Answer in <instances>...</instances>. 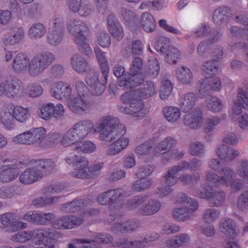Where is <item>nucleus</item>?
<instances>
[{"label": "nucleus", "mask_w": 248, "mask_h": 248, "mask_svg": "<svg viewBox=\"0 0 248 248\" xmlns=\"http://www.w3.org/2000/svg\"><path fill=\"white\" fill-rule=\"evenodd\" d=\"M95 133L100 132L99 138L109 143L112 142L126 133V127L120 123V120L111 116L102 117L93 127Z\"/></svg>", "instance_id": "nucleus-1"}, {"label": "nucleus", "mask_w": 248, "mask_h": 248, "mask_svg": "<svg viewBox=\"0 0 248 248\" xmlns=\"http://www.w3.org/2000/svg\"><path fill=\"white\" fill-rule=\"evenodd\" d=\"M78 96L70 98L67 103L70 109L77 114L91 113L95 108L93 101L90 99V90L83 81L75 83Z\"/></svg>", "instance_id": "nucleus-2"}, {"label": "nucleus", "mask_w": 248, "mask_h": 248, "mask_svg": "<svg viewBox=\"0 0 248 248\" xmlns=\"http://www.w3.org/2000/svg\"><path fill=\"white\" fill-rule=\"evenodd\" d=\"M67 27L70 33L74 36V41L78 49L87 56L92 55L93 51L86 36L89 31L86 23L79 19H74L68 23Z\"/></svg>", "instance_id": "nucleus-3"}, {"label": "nucleus", "mask_w": 248, "mask_h": 248, "mask_svg": "<svg viewBox=\"0 0 248 248\" xmlns=\"http://www.w3.org/2000/svg\"><path fill=\"white\" fill-rule=\"evenodd\" d=\"M64 21L62 17L54 19L53 27L46 34V42L52 46L59 45L62 42L64 33Z\"/></svg>", "instance_id": "nucleus-4"}, {"label": "nucleus", "mask_w": 248, "mask_h": 248, "mask_svg": "<svg viewBox=\"0 0 248 248\" xmlns=\"http://www.w3.org/2000/svg\"><path fill=\"white\" fill-rule=\"evenodd\" d=\"M108 75L106 77L102 75V78H99V73L97 71L93 72L92 75L86 80L87 84L92 88V93L95 95H101L105 91L107 82Z\"/></svg>", "instance_id": "nucleus-5"}, {"label": "nucleus", "mask_w": 248, "mask_h": 248, "mask_svg": "<svg viewBox=\"0 0 248 248\" xmlns=\"http://www.w3.org/2000/svg\"><path fill=\"white\" fill-rule=\"evenodd\" d=\"M72 93L71 87L66 82L58 81L53 83L51 86L50 93L58 100L70 99Z\"/></svg>", "instance_id": "nucleus-6"}, {"label": "nucleus", "mask_w": 248, "mask_h": 248, "mask_svg": "<svg viewBox=\"0 0 248 248\" xmlns=\"http://www.w3.org/2000/svg\"><path fill=\"white\" fill-rule=\"evenodd\" d=\"M74 170L71 173L73 177L78 178H88L91 175L88 167V161L85 157L78 156L73 164Z\"/></svg>", "instance_id": "nucleus-7"}, {"label": "nucleus", "mask_w": 248, "mask_h": 248, "mask_svg": "<svg viewBox=\"0 0 248 248\" xmlns=\"http://www.w3.org/2000/svg\"><path fill=\"white\" fill-rule=\"evenodd\" d=\"M121 99L124 104H129L130 114L138 113L144 107L141 99H139L135 95L132 94L131 91L123 93L121 96Z\"/></svg>", "instance_id": "nucleus-8"}, {"label": "nucleus", "mask_w": 248, "mask_h": 248, "mask_svg": "<svg viewBox=\"0 0 248 248\" xmlns=\"http://www.w3.org/2000/svg\"><path fill=\"white\" fill-rule=\"evenodd\" d=\"M110 222L111 224H114V225L111 227V230L115 233L133 232L140 227V225L139 221L135 219H130L123 223H117V221H115L114 219V222L112 221Z\"/></svg>", "instance_id": "nucleus-9"}, {"label": "nucleus", "mask_w": 248, "mask_h": 248, "mask_svg": "<svg viewBox=\"0 0 248 248\" xmlns=\"http://www.w3.org/2000/svg\"><path fill=\"white\" fill-rule=\"evenodd\" d=\"M144 76L141 73H130L124 77H122L118 82L120 87H124L126 90L131 89L139 86L143 82Z\"/></svg>", "instance_id": "nucleus-10"}, {"label": "nucleus", "mask_w": 248, "mask_h": 248, "mask_svg": "<svg viewBox=\"0 0 248 248\" xmlns=\"http://www.w3.org/2000/svg\"><path fill=\"white\" fill-rule=\"evenodd\" d=\"M194 207H186L184 206L181 208H177L173 210L172 216L173 218L179 221H186L191 219L194 217L193 213L199 207L198 202H194Z\"/></svg>", "instance_id": "nucleus-11"}, {"label": "nucleus", "mask_w": 248, "mask_h": 248, "mask_svg": "<svg viewBox=\"0 0 248 248\" xmlns=\"http://www.w3.org/2000/svg\"><path fill=\"white\" fill-rule=\"evenodd\" d=\"M1 223L4 226L9 228L10 231L13 232L25 228L27 226L26 223L17 221L16 214L10 212L6 213L1 216Z\"/></svg>", "instance_id": "nucleus-12"}, {"label": "nucleus", "mask_w": 248, "mask_h": 248, "mask_svg": "<svg viewBox=\"0 0 248 248\" xmlns=\"http://www.w3.org/2000/svg\"><path fill=\"white\" fill-rule=\"evenodd\" d=\"M203 122L202 113L201 110L196 108L191 113H188L185 116L184 124L191 129H198L200 128Z\"/></svg>", "instance_id": "nucleus-13"}, {"label": "nucleus", "mask_w": 248, "mask_h": 248, "mask_svg": "<svg viewBox=\"0 0 248 248\" xmlns=\"http://www.w3.org/2000/svg\"><path fill=\"white\" fill-rule=\"evenodd\" d=\"M41 178V173L37 171L34 165L23 171L19 176L21 183L25 185L32 184Z\"/></svg>", "instance_id": "nucleus-14"}, {"label": "nucleus", "mask_w": 248, "mask_h": 248, "mask_svg": "<svg viewBox=\"0 0 248 248\" xmlns=\"http://www.w3.org/2000/svg\"><path fill=\"white\" fill-rule=\"evenodd\" d=\"M132 94L139 99H145L156 93L155 83L150 81H146L140 88L132 90Z\"/></svg>", "instance_id": "nucleus-15"}, {"label": "nucleus", "mask_w": 248, "mask_h": 248, "mask_svg": "<svg viewBox=\"0 0 248 248\" xmlns=\"http://www.w3.org/2000/svg\"><path fill=\"white\" fill-rule=\"evenodd\" d=\"M30 60L26 54L19 52L14 58L12 68L16 73H23L29 67Z\"/></svg>", "instance_id": "nucleus-16"}, {"label": "nucleus", "mask_w": 248, "mask_h": 248, "mask_svg": "<svg viewBox=\"0 0 248 248\" xmlns=\"http://www.w3.org/2000/svg\"><path fill=\"white\" fill-rule=\"evenodd\" d=\"M197 100L196 94L192 92L182 95L179 100V105L182 111L187 113L195 107Z\"/></svg>", "instance_id": "nucleus-17"}, {"label": "nucleus", "mask_w": 248, "mask_h": 248, "mask_svg": "<svg viewBox=\"0 0 248 248\" xmlns=\"http://www.w3.org/2000/svg\"><path fill=\"white\" fill-rule=\"evenodd\" d=\"M19 81L15 77L9 76L4 81L6 89V96L14 98L17 96L19 90Z\"/></svg>", "instance_id": "nucleus-18"}, {"label": "nucleus", "mask_w": 248, "mask_h": 248, "mask_svg": "<svg viewBox=\"0 0 248 248\" xmlns=\"http://www.w3.org/2000/svg\"><path fill=\"white\" fill-rule=\"evenodd\" d=\"M216 152L221 159L226 162L233 161L239 155L237 150L225 144L218 146Z\"/></svg>", "instance_id": "nucleus-19"}, {"label": "nucleus", "mask_w": 248, "mask_h": 248, "mask_svg": "<svg viewBox=\"0 0 248 248\" xmlns=\"http://www.w3.org/2000/svg\"><path fill=\"white\" fill-rule=\"evenodd\" d=\"M72 127L82 140L87 137L93 128V124L91 120L86 119L79 121Z\"/></svg>", "instance_id": "nucleus-20"}, {"label": "nucleus", "mask_w": 248, "mask_h": 248, "mask_svg": "<svg viewBox=\"0 0 248 248\" xmlns=\"http://www.w3.org/2000/svg\"><path fill=\"white\" fill-rule=\"evenodd\" d=\"M71 62L73 69L78 73L83 74L90 69L88 62L79 54L74 55L71 59Z\"/></svg>", "instance_id": "nucleus-21"}, {"label": "nucleus", "mask_w": 248, "mask_h": 248, "mask_svg": "<svg viewBox=\"0 0 248 248\" xmlns=\"http://www.w3.org/2000/svg\"><path fill=\"white\" fill-rule=\"evenodd\" d=\"M230 12V7L222 5L214 11L212 16V19L214 22L218 25H220L226 22L229 17V14Z\"/></svg>", "instance_id": "nucleus-22"}, {"label": "nucleus", "mask_w": 248, "mask_h": 248, "mask_svg": "<svg viewBox=\"0 0 248 248\" xmlns=\"http://www.w3.org/2000/svg\"><path fill=\"white\" fill-rule=\"evenodd\" d=\"M21 187L17 185L4 186L0 187V199H10L22 193Z\"/></svg>", "instance_id": "nucleus-23"}, {"label": "nucleus", "mask_w": 248, "mask_h": 248, "mask_svg": "<svg viewBox=\"0 0 248 248\" xmlns=\"http://www.w3.org/2000/svg\"><path fill=\"white\" fill-rule=\"evenodd\" d=\"M119 248H143L148 245L146 239L130 240L124 238L116 243Z\"/></svg>", "instance_id": "nucleus-24"}, {"label": "nucleus", "mask_w": 248, "mask_h": 248, "mask_svg": "<svg viewBox=\"0 0 248 248\" xmlns=\"http://www.w3.org/2000/svg\"><path fill=\"white\" fill-rule=\"evenodd\" d=\"M120 136L117 138V140L110 144L107 150L108 155H115L124 149L128 145L129 140L125 138Z\"/></svg>", "instance_id": "nucleus-25"}, {"label": "nucleus", "mask_w": 248, "mask_h": 248, "mask_svg": "<svg viewBox=\"0 0 248 248\" xmlns=\"http://www.w3.org/2000/svg\"><path fill=\"white\" fill-rule=\"evenodd\" d=\"M160 208L161 203L159 201L151 199L139 209V212L142 216H149L157 212Z\"/></svg>", "instance_id": "nucleus-26"}, {"label": "nucleus", "mask_w": 248, "mask_h": 248, "mask_svg": "<svg viewBox=\"0 0 248 248\" xmlns=\"http://www.w3.org/2000/svg\"><path fill=\"white\" fill-rule=\"evenodd\" d=\"M25 37L24 30L22 27L16 28L13 34L2 38L3 43L6 45H15L20 43Z\"/></svg>", "instance_id": "nucleus-27"}, {"label": "nucleus", "mask_w": 248, "mask_h": 248, "mask_svg": "<svg viewBox=\"0 0 248 248\" xmlns=\"http://www.w3.org/2000/svg\"><path fill=\"white\" fill-rule=\"evenodd\" d=\"M41 66L46 70L55 60V55L49 52H42L32 57Z\"/></svg>", "instance_id": "nucleus-28"}, {"label": "nucleus", "mask_w": 248, "mask_h": 248, "mask_svg": "<svg viewBox=\"0 0 248 248\" xmlns=\"http://www.w3.org/2000/svg\"><path fill=\"white\" fill-rule=\"evenodd\" d=\"M177 78L183 84H190L193 80V73L190 69L185 66L178 67L175 70Z\"/></svg>", "instance_id": "nucleus-29"}, {"label": "nucleus", "mask_w": 248, "mask_h": 248, "mask_svg": "<svg viewBox=\"0 0 248 248\" xmlns=\"http://www.w3.org/2000/svg\"><path fill=\"white\" fill-rule=\"evenodd\" d=\"M235 228V223L227 218L222 219L220 223L221 232L225 233L229 238L231 239H234L236 236Z\"/></svg>", "instance_id": "nucleus-30"}, {"label": "nucleus", "mask_w": 248, "mask_h": 248, "mask_svg": "<svg viewBox=\"0 0 248 248\" xmlns=\"http://www.w3.org/2000/svg\"><path fill=\"white\" fill-rule=\"evenodd\" d=\"M60 135L57 133H53L46 135L44 134L38 144L39 147L43 149L51 148L60 139Z\"/></svg>", "instance_id": "nucleus-31"}, {"label": "nucleus", "mask_w": 248, "mask_h": 248, "mask_svg": "<svg viewBox=\"0 0 248 248\" xmlns=\"http://www.w3.org/2000/svg\"><path fill=\"white\" fill-rule=\"evenodd\" d=\"M34 231L36 232V235L40 238L37 241H36L34 244V247L35 248H42L45 245L42 239L45 238H52L54 236L55 234L54 231L51 229H36Z\"/></svg>", "instance_id": "nucleus-32"}, {"label": "nucleus", "mask_w": 248, "mask_h": 248, "mask_svg": "<svg viewBox=\"0 0 248 248\" xmlns=\"http://www.w3.org/2000/svg\"><path fill=\"white\" fill-rule=\"evenodd\" d=\"M140 22L145 31L151 32L155 30V21L153 16L150 13H143L141 16Z\"/></svg>", "instance_id": "nucleus-33"}, {"label": "nucleus", "mask_w": 248, "mask_h": 248, "mask_svg": "<svg viewBox=\"0 0 248 248\" xmlns=\"http://www.w3.org/2000/svg\"><path fill=\"white\" fill-rule=\"evenodd\" d=\"M94 52L101 70L102 75L106 77L107 74H108L109 73V64L105 56V53L99 47L95 48Z\"/></svg>", "instance_id": "nucleus-34"}, {"label": "nucleus", "mask_w": 248, "mask_h": 248, "mask_svg": "<svg viewBox=\"0 0 248 248\" xmlns=\"http://www.w3.org/2000/svg\"><path fill=\"white\" fill-rule=\"evenodd\" d=\"M19 174L17 170L13 168H7L0 172V183H8L14 181Z\"/></svg>", "instance_id": "nucleus-35"}, {"label": "nucleus", "mask_w": 248, "mask_h": 248, "mask_svg": "<svg viewBox=\"0 0 248 248\" xmlns=\"http://www.w3.org/2000/svg\"><path fill=\"white\" fill-rule=\"evenodd\" d=\"M34 166L37 171L41 173V178L43 174L51 171L55 167V163L51 159L39 160L35 162Z\"/></svg>", "instance_id": "nucleus-36"}, {"label": "nucleus", "mask_w": 248, "mask_h": 248, "mask_svg": "<svg viewBox=\"0 0 248 248\" xmlns=\"http://www.w3.org/2000/svg\"><path fill=\"white\" fill-rule=\"evenodd\" d=\"M46 28L41 23L37 22L30 28L28 33L31 38L40 39L46 33Z\"/></svg>", "instance_id": "nucleus-37"}, {"label": "nucleus", "mask_w": 248, "mask_h": 248, "mask_svg": "<svg viewBox=\"0 0 248 248\" xmlns=\"http://www.w3.org/2000/svg\"><path fill=\"white\" fill-rule=\"evenodd\" d=\"M218 174H220L219 178L221 184L225 186L230 185L232 180H233L235 176V171L227 165L222 168Z\"/></svg>", "instance_id": "nucleus-38"}, {"label": "nucleus", "mask_w": 248, "mask_h": 248, "mask_svg": "<svg viewBox=\"0 0 248 248\" xmlns=\"http://www.w3.org/2000/svg\"><path fill=\"white\" fill-rule=\"evenodd\" d=\"M163 113L165 118L170 122H175L180 117V109L175 107H165L163 109Z\"/></svg>", "instance_id": "nucleus-39"}, {"label": "nucleus", "mask_w": 248, "mask_h": 248, "mask_svg": "<svg viewBox=\"0 0 248 248\" xmlns=\"http://www.w3.org/2000/svg\"><path fill=\"white\" fill-rule=\"evenodd\" d=\"M218 68L217 62L213 60H209L204 62L202 68V75L206 78H210L216 74Z\"/></svg>", "instance_id": "nucleus-40"}, {"label": "nucleus", "mask_w": 248, "mask_h": 248, "mask_svg": "<svg viewBox=\"0 0 248 248\" xmlns=\"http://www.w3.org/2000/svg\"><path fill=\"white\" fill-rule=\"evenodd\" d=\"M84 206L83 200H74L72 202L63 204L61 210L65 213H72L79 211Z\"/></svg>", "instance_id": "nucleus-41"}, {"label": "nucleus", "mask_w": 248, "mask_h": 248, "mask_svg": "<svg viewBox=\"0 0 248 248\" xmlns=\"http://www.w3.org/2000/svg\"><path fill=\"white\" fill-rule=\"evenodd\" d=\"M148 199L147 195H138L128 200L126 206L128 209L135 210L142 205Z\"/></svg>", "instance_id": "nucleus-42"}, {"label": "nucleus", "mask_w": 248, "mask_h": 248, "mask_svg": "<svg viewBox=\"0 0 248 248\" xmlns=\"http://www.w3.org/2000/svg\"><path fill=\"white\" fill-rule=\"evenodd\" d=\"M225 199V193L222 191H215L210 189L209 202L214 206L218 207L224 202Z\"/></svg>", "instance_id": "nucleus-43"}, {"label": "nucleus", "mask_w": 248, "mask_h": 248, "mask_svg": "<svg viewBox=\"0 0 248 248\" xmlns=\"http://www.w3.org/2000/svg\"><path fill=\"white\" fill-rule=\"evenodd\" d=\"M189 240V237L186 233H182L167 240V244L168 247L176 248L186 245Z\"/></svg>", "instance_id": "nucleus-44"}, {"label": "nucleus", "mask_w": 248, "mask_h": 248, "mask_svg": "<svg viewBox=\"0 0 248 248\" xmlns=\"http://www.w3.org/2000/svg\"><path fill=\"white\" fill-rule=\"evenodd\" d=\"M176 144L177 140L171 137H167L156 145L155 149L156 152L164 151L165 153L166 151L170 150Z\"/></svg>", "instance_id": "nucleus-45"}, {"label": "nucleus", "mask_w": 248, "mask_h": 248, "mask_svg": "<svg viewBox=\"0 0 248 248\" xmlns=\"http://www.w3.org/2000/svg\"><path fill=\"white\" fill-rule=\"evenodd\" d=\"M28 131L31 145L38 144L39 140L46 132L45 128L43 127L32 128Z\"/></svg>", "instance_id": "nucleus-46"}, {"label": "nucleus", "mask_w": 248, "mask_h": 248, "mask_svg": "<svg viewBox=\"0 0 248 248\" xmlns=\"http://www.w3.org/2000/svg\"><path fill=\"white\" fill-rule=\"evenodd\" d=\"M152 184V182L151 179L140 178L133 183L132 188L138 192H141L148 189Z\"/></svg>", "instance_id": "nucleus-47"}, {"label": "nucleus", "mask_w": 248, "mask_h": 248, "mask_svg": "<svg viewBox=\"0 0 248 248\" xmlns=\"http://www.w3.org/2000/svg\"><path fill=\"white\" fill-rule=\"evenodd\" d=\"M13 114L15 119L20 122H25L30 115L27 108H24L19 106H16L14 108Z\"/></svg>", "instance_id": "nucleus-48"}, {"label": "nucleus", "mask_w": 248, "mask_h": 248, "mask_svg": "<svg viewBox=\"0 0 248 248\" xmlns=\"http://www.w3.org/2000/svg\"><path fill=\"white\" fill-rule=\"evenodd\" d=\"M75 149L78 152L91 153L95 151L96 147L93 142L89 140H86L77 142V147H75Z\"/></svg>", "instance_id": "nucleus-49"}, {"label": "nucleus", "mask_w": 248, "mask_h": 248, "mask_svg": "<svg viewBox=\"0 0 248 248\" xmlns=\"http://www.w3.org/2000/svg\"><path fill=\"white\" fill-rule=\"evenodd\" d=\"M14 118L13 114H12L10 111L5 109L3 110V112L1 113L0 120L2 123L6 128L11 129H13L15 126V120Z\"/></svg>", "instance_id": "nucleus-50"}, {"label": "nucleus", "mask_w": 248, "mask_h": 248, "mask_svg": "<svg viewBox=\"0 0 248 248\" xmlns=\"http://www.w3.org/2000/svg\"><path fill=\"white\" fill-rule=\"evenodd\" d=\"M38 62H37L33 58L30 61L29 67L28 68V73L31 77H36L42 74L45 71Z\"/></svg>", "instance_id": "nucleus-51"}, {"label": "nucleus", "mask_w": 248, "mask_h": 248, "mask_svg": "<svg viewBox=\"0 0 248 248\" xmlns=\"http://www.w3.org/2000/svg\"><path fill=\"white\" fill-rule=\"evenodd\" d=\"M165 54V60L170 64H175L180 57V52L178 49L174 46L170 47L164 53Z\"/></svg>", "instance_id": "nucleus-52"}, {"label": "nucleus", "mask_w": 248, "mask_h": 248, "mask_svg": "<svg viewBox=\"0 0 248 248\" xmlns=\"http://www.w3.org/2000/svg\"><path fill=\"white\" fill-rule=\"evenodd\" d=\"M97 43L103 47H108L111 43L110 36L105 31H99L96 34Z\"/></svg>", "instance_id": "nucleus-53"}, {"label": "nucleus", "mask_w": 248, "mask_h": 248, "mask_svg": "<svg viewBox=\"0 0 248 248\" xmlns=\"http://www.w3.org/2000/svg\"><path fill=\"white\" fill-rule=\"evenodd\" d=\"M43 92L42 87L39 84L33 83L30 84L26 90V94L30 97L35 98L40 96Z\"/></svg>", "instance_id": "nucleus-54"}, {"label": "nucleus", "mask_w": 248, "mask_h": 248, "mask_svg": "<svg viewBox=\"0 0 248 248\" xmlns=\"http://www.w3.org/2000/svg\"><path fill=\"white\" fill-rule=\"evenodd\" d=\"M219 212L214 208H207L202 213L204 222L210 223L218 218Z\"/></svg>", "instance_id": "nucleus-55"}, {"label": "nucleus", "mask_w": 248, "mask_h": 248, "mask_svg": "<svg viewBox=\"0 0 248 248\" xmlns=\"http://www.w3.org/2000/svg\"><path fill=\"white\" fill-rule=\"evenodd\" d=\"M177 173L172 170V167L168 170L167 172L162 177V183L167 186H170L176 184Z\"/></svg>", "instance_id": "nucleus-56"}, {"label": "nucleus", "mask_w": 248, "mask_h": 248, "mask_svg": "<svg viewBox=\"0 0 248 248\" xmlns=\"http://www.w3.org/2000/svg\"><path fill=\"white\" fill-rule=\"evenodd\" d=\"M232 18L235 22L244 25L248 31V12H236L232 15Z\"/></svg>", "instance_id": "nucleus-57"}, {"label": "nucleus", "mask_w": 248, "mask_h": 248, "mask_svg": "<svg viewBox=\"0 0 248 248\" xmlns=\"http://www.w3.org/2000/svg\"><path fill=\"white\" fill-rule=\"evenodd\" d=\"M172 46L170 44V39L164 36L159 37L155 44V48L156 51H160L162 53H164L170 47Z\"/></svg>", "instance_id": "nucleus-58"}, {"label": "nucleus", "mask_w": 248, "mask_h": 248, "mask_svg": "<svg viewBox=\"0 0 248 248\" xmlns=\"http://www.w3.org/2000/svg\"><path fill=\"white\" fill-rule=\"evenodd\" d=\"M172 85L171 82L165 79L162 81V85L160 90V97L162 100L166 99L169 96L172 91Z\"/></svg>", "instance_id": "nucleus-59"}, {"label": "nucleus", "mask_w": 248, "mask_h": 248, "mask_svg": "<svg viewBox=\"0 0 248 248\" xmlns=\"http://www.w3.org/2000/svg\"><path fill=\"white\" fill-rule=\"evenodd\" d=\"M66 221V229H70L76 227L81 224L84 221L81 217H77L74 215L64 216Z\"/></svg>", "instance_id": "nucleus-60"}, {"label": "nucleus", "mask_w": 248, "mask_h": 248, "mask_svg": "<svg viewBox=\"0 0 248 248\" xmlns=\"http://www.w3.org/2000/svg\"><path fill=\"white\" fill-rule=\"evenodd\" d=\"M159 70V62L155 59L149 61L146 73L147 76L155 78L158 75Z\"/></svg>", "instance_id": "nucleus-61"}, {"label": "nucleus", "mask_w": 248, "mask_h": 248, "mask_svg": "<svg viewBox=\"0 0 248 248\" xmlns=\"http://www.w3.org/2000/svg\"><path fill=\"white\" fill-rule=\"evenodd\" d=\"M221 101L216 96H211L207 100V107L210 110L218 112L222 108Z\"/></svg>", "instance_id": "nucleus-62"}, {"label": "nucleus", "mask_w": 248, "mask_h": 248, "mask_svg": "<svg viewBox=\"0 0 248 248\" xmlns=\"http://www.w3.org/2000/svg\"><path fill=\"white\" fill-rule=\"evenodd\" d=\"M205 175L206 182L209 186H217L221 184L219 176L212 170L206 171Z\"/></svg>", "instance_id": "nucleus-63"}, {"label": "nucleus", "mask_w": 248, "mask_h": 248, "mask_svg": "<svg viewBox=\"0 0 248 248\" xmlns=\"http://www.w3.org/2000/svg\"><path fill=\"white\" fill-rule=\"evenodd\" d=\"M189 152L193 156H202L205 152L204 146L200 142H194L190 144Z\"/></svg>", "instance_id": "nucleus-64"}]
</instances>
